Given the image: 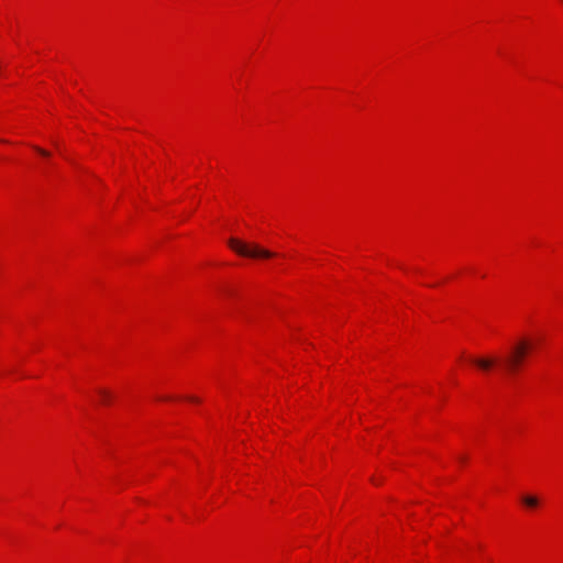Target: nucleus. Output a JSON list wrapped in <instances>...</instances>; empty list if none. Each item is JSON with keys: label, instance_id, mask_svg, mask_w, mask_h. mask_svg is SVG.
Segmentation results:
<instances>
[{"label": "nucleus", "instance_id": "5", "mask_svg": "<svg viewBox=\"0 0 563 563\" xmlns=\"http://www.w3.org/2000/svg\"><path fill=\"white\" fill-rule=\"evenodd\" d=\"M99 394L101 396L102 402L108 404L111 399V395L108 390L100 389Z\"/></svg>", "mask_w": 563, "mask_h": 563}, {"label": "nucleus", "instance_id": "4", "mask_svg": "<svg viewBox=\"0 0 563 563\" xmlns=\"http://www.w3.org/2000/svg\"><path fill=\"white\" fill-rule=\"evenodd\" d=\"M521 501L528 508H536L539 505L538 497L531 495L522 496Z\"/></svg>", "mask_w": 563, "mask_h": 563}, {"label": "nucleus", "instance_id": "3", "mask_svg": "<svg viewBox=\"0 0 563 563\" xmlns=\"http://www.w3.org/2000/svg\"><path fill=\"white\" fill-rule=\"evenodd\" d=\"M474 365L479 367L483 371H489L494 365L497 364V357H481V358H472L471 360Z\"/></svg>", "mask_w": 563, "mask_h": 563}, {"label": "nucleus", "instance_id": "1", "mask_svg": "<svg viewBox=\"0 0 563 563\" xmlns=\"http://www.w3.org/2000/svg\"><path fill=\"white\" fill-rule=\"evenodd\" d=\"M530 350V343L526 340L518 341L512 345L505 356L501 367L507 374H515L519 371Z\"/></svg>", "mask_w": 563, "mask_h": 563}, {"label": "nucleus", "instance_id": "2", "mask_svg": "<svg viewBox=\"0 0 563 563\" xmlns=\"http://www.w3.org/2000/svg\"><path fill=\"white\" fill-rule=\"evenodd\" d=\"M228 244L236 254L244 257L271 258L275 255L273 252L262 249L257 244L245 243L234 238L229 239Z\"/></svg>", "mask_w": 563, "mask_h": 563}, {"label": "nucleus", "instance_id": "6", "mask_svg": "<svg viewBox=\"0 0 563 563\" xmlns=\"http://www.w3.org/2000/svg\"><path fill=\"white\" fill-rule=\"evenodd\" d=\"M35 150H36L40 154H42L43 156H48V155H49V154H48V152H46V151H44V150H42V148H40V147H35Z\"/></svg>", "mask_w": 563, "mask_h": 563}, {"label": "nucleus", "instance_id": "7", "mask_svg": "<svg viewBox=\"0 0 563 563\" xmlns=\"http://www.w3.org/2000/svg\"><path fill=\"white\" fill-rule=\"evenodd\" d=\"M189 400L195 401V402H198V401H199V399H198V398H196V397H190V398H189Z\"/></svg>", "mask_w": 563, "mask_h": 563}]
</instances>
